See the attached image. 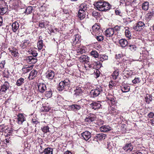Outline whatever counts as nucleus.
Wrapping results in <instances>:
<instances>
[{
  "label": "nucleus",
  "instance_id": "nucleus-1",
  "mask_svg": "<svg viewBox=\"0 0 154 154\" xmlns=\"http://www.w3.org/2000/svg\"><path fill=\"white\" fill-rule=\"evenodd\" d=\"M95 6L97 9L100 11H106L109 10L111 7L108 3L101 1L96 2L95 4Z\"/></svg>",
  "mask_w": 154,
  "mask_h": 154
},
{
  "label": "nucleus",
  "instance_id": "nucleus-2",
  "mask_svg": "<svg viewBox=\"0 0 154 154\" xmlns=\"http://www.w3.org/2000/svg\"><path fill=\"white\" fill-rule=\"evenodd\" d=\"M70 81L68 79H66L63 81H61L59 83L57 88V90L59 91L63 90L66 91L70 85Z\"/></svg>",
  "mask_w": 154,
  "mask_h": 154
},
{
  "label": "nucleus",
  "instance_id": "nucleus-3",
  "mask_svg": "<svg viewBox=\"0 0 154 154\" xmlns=\"http://www.w3.org/2000/svg\"><path fill=\"white\" fill-rule=\"evenodd\" d=\"M103 91V88L100 86L97 87L95 89L92 90L90 92L91 95L94 97L98 96L101 94Z\"/></svg>",
  "mask_w": 154,
  "mask_h": 154
},
{
  "label": "nucleus",
  "instance_id": "nucleus-4",
  "mask_svg": "<svg viewBox=\"0 0 154 154\" xmlns=\"http://www.w3.org/2000/svg\"><path fill=\"white\" fill-rule=\"evenodd\" d=\"M92 34L95 35L100 34L102 32V30L100 28V26L97 24H94L92 27Z\"/></svg>",
  "mask_w": 154,
  "mask_h": 154
},
{
  "label": "nucleus",
  "instance_id": "nucleus-5",
  "mask_svg": "<svg viewBox=\"0 0 154 154\" xmlns=\"http://www.w3.org/2000/svg\"><path fill=\"white\" fill-rule=\"evenodd\" d=\"M105 35L107 37H110L113 36L114 38L116 37V34L115 33L112 28H109L105 31Z\"/></svg>",
  "mask_w": 154,
  "mask_h": 154
},
{
  "label": "nucleus",
  "instance_id": "nucleus-6",
  "mask_svg": "<svg viewBox=\"0 0 154 154\" xmlns=\"http://www.w3.org/2000/svg\"><path fill=\"white\" fill-rule=\"evenodd\" d=\"M91 107L95 110H98L101 106L100 102L99 101L93 102L91 104Z\"/></svg>",
  "mask_w": 154,
  "mask_h": 154
},
{
  "label": "nucleus",
  "instance_id": "nucleus-7",
  "mask_svg": "<svg viewBox=\"0 0 154 154\" xmlns=\"http://www.w3.org/2000/svg\"><path fill=\"white\" fill-rule=\"evenodd\" d=\"M145 24L142 21L138 22L136 26L134 28L135 30L137 31H140L144 28Z\"/></svg>",
  "mask_w": 154,
  "mask_h": 154
},
{
  "label": "nucleus",
  "instance_id": "nucleus-8",
  "mask_svg": "<svg viewBox=\"0 0 154 154\" xmlns=\"http://www.w3.org/2000/svg\"><path fill=\"white\" fill-rule=\"evenodd\" d=\"M79 45H77L75 46L73 48L74 49L76 50V52L79 54H82L85 51L84 49V47L81 46L79 47Z\"/></svg>",
  "mask_w": 154,
  "mask_h": 154
},
{
  "label": "nucleus",
  "instance_id": "nucleus-9",
  "mask_svg": "<svg viewBox=\"0 0 154 154\" xmlns=\"http://www.w3.org/2000/svg\"><path fill=\"white\" fill-rule=\"evenodd\" d=\"M81 136L83 139L86 140H89L91 137V133L88 131H85L81 134Z\"/></svg>",
  "mask_w": 154,
  "mask_h": 154
},
{
  "label": "nucleus",
  "instance_id": "nucleus-10",
  "mask_svg": "<svg viewBox=\"0 0 154 154\" xmlns=\"http://www.w3.org/2000/svg\"><path fill=\"white\" fill-rule=\"evenodd\" d=\"M9 84L7 82H5L4 84L1 86L0 88V93L2 92H6V91L9 88Z\"/></svg>",
  "mask_w": 154,
  "mask_h": 154
},
{
  "label": "nucleus",
  "instance_id": "nucleus-11",
  "mask_svg": "<svg viewBox=\"0 0 154 154\" xmlns=\"http://www.w3.org/2000/svg\"><path fill=\"white\" fill-rule=\"evenodd\" d=\"M38 89L41 93H43L46 90V85L44 83H39L38 85Z\"/></svg>",
  "mask_w": 154,
  "mask_h": 154
},
{
  "label": "nucleus",
  "instance_id": "nucleus-12",
  "mask_svg": "<svg viewBox=\"0 0 154 154\" xmlns=\"http://www.w3.org/2000/svg\"><path fill=\"white\" fill-rule=\"evenodd\" d=\"M83 90L82 88L77 87L76 89L74 91V96L77 97L82 95L83 93Z\"/></svg>",
  "mask_w": 154,
  "mask_h": 154
},
{
  "label": "nucleus",
  "instance_id": "nucleus-13",
  "mask_svg": "<svg viewBox=\"0 0 154 154\" xmlns=\"http://www.w3.org/2000/svg\"><path fill=\"white\" fill-rule=\"evenodd\" d=\"M123 149L125 151L131 152L133 149V146L131 143L126 144L123 147Z\"/></svg>",
  "mask_w": 154,
  "mask_h": 154
},
{
  "label": "nucleus",
  "instance_id": "nucleus-14",
  "mask_svg": "<svg viewBox=\"0 0 154 154\" xmlns=\"http://www.w3.org/2000/svg\"><path fill=\"white\" fill-rule=\"evenodd\" d=\"M79 60L81 62L87 63L89 62V58L87 55H82L79 58Z\"/></svg>",
  "mask_w": 154,
  "mask_h": 154
},
{
  "label": "nucleus",
  "instance_id": "nucleus-15",
  "mask_svg": "<svg viewBox=\"0 0 154 154\" xmlns=\"http://www.w3.org/2000/svg\"><path fill=\"white\" fill-rule=\"evenodd\" d=\"M26 60L28 63L31 64H34L37 62V60L32 56L27 57Z\"/></svg>",
  "mask_w": 154,
  "mask_h": 154
},
{
  "label": "nucleus",
  "instance_id": "nucleus-16",
  "mask_svg": "<svg viewBox=\"0 0 154 154\" xmlns=\"http://www.w3.org/2000/svg\"><path fill=\"white\" fill-rule=\"evenodd\" d=\"M54 76V72L51 70H48L46 72V77L50 79H52Z\"/></svg>",
  "mask_w": 154,
  "mask_h": 154
},
{
  "label": "nucleus",
  "instance_id": "nucleus-17",
  "mask_svg": "<svg viewBox=\"0 0 154 154\" xmlns=\"http://www.w3.org/2000/svg\"><path fill=\"white\" fill-rule=\"evenodd\" d=\"M79 39L80 38L79 35L77 34L74 36L72 40L73 41L72 42L73 46L74 47L76 45V44L79 45Z\"/></svg>",
  "mask_w": 154,
  "mask_h": 154
},
{
  "label": "nucleus",
  "instance_id": "nucleus-18",
  "mask_svg": "<svg viewBox=\"0 0 154 154\" xmlns=\"http://www.w3.org/2000/svg\"><path fill=\"white\" fill-rule=\"evenodd\" d=\"M100 131L103 132L110 131L112 130V128L108 125H103L100 128Z\"/></svg>",
  "mask_w": 154,
  "mask_h": 154
},
{
  "label": "nucleus",
  "instance_id": "nucleus-19",
  "mask_svg": "<svg viewBox=\"0 0 154 154\" xmlns=\"http://www.w3.org/2000/svg\"><path fill=\"white\" fill-rule=\"evenodd\" d=\"M95 116L93 114H91L85 119V121L89 122L94 121L95 119Z\"/></svg>",
  "mask_w": 154,
  "mask_h": 154
},
{
  "label": "nucleus",
  "instance_id": "nucleus-20",
  "mask_svg": "<svg viewBox=\"0 0 154 154\" xmlns=\"http://www.w3.org/2000/svg\"><path fill=\"white\" fill-rule=\"evenodd\" d=\"M25 120V118L22 114H20L17 116V121L19 124H21Z\"/></svg>",
  "mask_w": 154,
  "mask_h": 154
},
{
  "label": "nucleus",
  "instance_id": "nucleus-21",
  "mask_svg": "<svg viewBox=\"0 0 154 154\" xmlns=\"http://www.w3.org/2000/svg\"><path fill=\"white\" fill-rule=\"evenodd\" d=\"M11 26L12 31L14 32H16L19 28V24L18 22L15 21L12 23Z\"/></svg>",
  "mask_w": 154,
  "mask_h": 154
},
{
  "label": "nucleus",
  "instance_id": "nucleus-22",
  "mask_svg": "<svg viewBox=\"0 0 154 154\" xmlns=\"http://www.w3.org/2000/svg\"><path fill=\"white\" fill-rule=\"evenodd\" d=\"M70 107L71 108V110L75 112H77L81 108V106L80 105L76 104H72Z\"/></svg>",
  "mask_w": 154,
  "mask_h": 154
},
{
  "label": "nucleus",
  "instance_id": "nucleus-23",
  "mask_svg": "<svg viewBox=\"0 0 154 154\" xmlns=\"http://www.w3.org/2000/svg\"><path fill=\"white\" fill-rule=\"evenodd\" d=\"M78 16L80 20L83 19L85 17V12L81 10H79Z\"/></svg>",
  "mask_w": 154,
  "mask_h": 154
},
{
  "label": "nucleus",
  "instance_id": "nucleus-24",
  "mask_svg": "<svg viewBox=\"0 0 154 154\" xmlns=\"http://www.w3.org/2000/svg\"><path fill=\"white\" fill-rule=\"evenodd\" d=\"M106 135L103 133H100L97 134L94 137V138L97 140H101L103 139H104Z\"/></svg>",
  "mask_w": 154,
  "mask_h": 154
},
{
  "label": "nucleus",
  "instance_id": "nucleus-25",
  "mask_svg": "<svg viewBox=\"0 0 154 154\" xmlns=\"http://www.w3.org/2000/svg\"><path fill=\"white\" fill-rule=\"evenodd\" d=\"M37 72L34 69H33L30 72L29 78L30 79H33L36 76Z\"/></svg>",
  "mask_w": 154,
  "mask_h": 154
},
{
  "label": "nucleus",
  "instance_id": "nucleus-26",
  "mask_svg": "<svg viewBox=\"0 0 154 154\" xmlns=\"http://www.w3.org/2000/svg\"><path fill=\"white\" fill-rule=\"evenodd\" d=\"M152 100V98L151 95L148 94H146L145 97V101L147 104H149L150 102Z\"/></svg>",
  "mask_w": 154,
  "mask_h": 154
},
{
  "label": "nucleus",
  "instance_id": "nucleus-27",
  "mask_svg": "<svg viewBox=\"0 0 154 154\" xmlns=\"http://www.w3.org/2000/svg\"><path fill=\"white\" fill-rule=\"evenodd\" d=\"M119 43L121 46L123 48L125 47L128 44V41L125 39H121L119 41Z\"/></svg>",
  "mask_w": 154,
  "mask_h": 154
},
{
  "label": "nucleus",
  "instance_id": "nucleus-28",
  "mask_svg": "<svg viewBox=\"0 0 154 154\" xmlns=\"http://www.w3.org/2000/svg\"><path fill=\"white\" fill-rule=\"evenodd\" d=\"M29 43V41L28 40H24L20 44V46L23 49H24L28 46Z\"/></svg>",
  "mask_w": 154,
  "mask_h": 154
},
{
  "label": "nucleus",
  "instance_id": "nucleus-29",
  "mask_svg": "<svg viewBox=\"0 0 154 154\" xmlns=\"http://www.w3.org/2000/svg\"><path fill=\"white\" fill-rule=\"evenodd\" d=\"M108 57L107 56L105 55H100L99 56L98 59L97 60L98 61L103 62L105 60H108Z\"/></svg>",
  "mask_w": 154,
  "mask_h": 154
},
{
  "label": "nucleus",
  "instance_id": "nucleus-30",
  "mask_svg": "<svg viewBox=\"0 0 154 154\" xmlns=\"http://www.w3.org/2000/svg\"><path fill=\"white\" fill-rule=\"evenodd\" d=\"M125 34L126 36L129 39H131V33L128 30V28L125 27Z\"/></svg>",
  "mask_w": 154,
  "mask_h": 154
},
{
  "label": "nucleus",
  "instance_id": "nucleus-31",
  "mask_svg": "<svg viewBox=\"0 0 154 154\" xmlns=\"http://www.w3.org/2000/svg\"><path fill=\"white\" fill-rule=\"evenodd\" d=\"M119 71L118 70H115L113 73L112 75V78L113 79L116 80L119 76Z\"/></svg>",
  "mask_w": 154,
  "mask_h": 154
},
{
  "label": "nucleus",
  "instance_id": "nucleus-32",
  "mask_svg": "<svg viewBox=\"0 0 154 154\" xmlns=\"http://www.w3.org/2000/svg\"><path fill=\"white\" fill-rule=\"evenodd\" d=\"M24 79L20 78L18 79L16 82V85L17 86H20L24 83Z\"/></svg>",
  "mask_w": 154,
  "mask_h": 154
},
{
  "label": "nucleus",
  "instance_id": "nucleus-33",
  "mask_svg": "<svg viewBox=\"0 0 154 154\" xmlns=\"http://www.w3.org/2000/svg\"><path fill=\"white\" fill-rule=\"evenodd\" d=\"M45 154H53V149L49 148H47L43 151Z\"/></svg>",
  "mask_w": 154,
  "mask_h": 154
},
{
  "label": "nucleus",
  "instance_id": "nucleus-34",
  "mask_svg": "<svg viewBox=\"0 0 154 154\" xmlns=\"http://www.w3.org/2000/svg\"><path fill=\"white\" fill-rule=\"evenodd\" d=\"M149 3L148 2H145L142 5V7L143 9L145 11L147 10L149 8Z\"/></svg>",
  "mask_w": 154,
  "mask_h": 154
},
{
  "label": "nucleus",
  "instance_id": "nucleus-35",
  "mask_svg": "<svg viewBox=\"0 0 154 154\" xmlns=\"http://www.w3.org/2000/svg\"><path fill=\"white\" fill-rule=\"evenodd\" d=\"M91 55L95 58H97L98 59V57H99V54L98 52L95 50L92 51L90 53Z\"/></svg>",
  "mask_w": 154,
  "mask_h": 154
},
{
  "label": "nucleus",
  "instance_id": "nucleus-36",
  "mask_svg": "<svg viewBox=\"0 0 154 154\" xmlns=\"http://www.w3.org/2000/svg\"><path fill=\"white\" fill-rule=\"evenodd\" d=\"M130 89V87L127 85H125L121 88V90L123 92H127L129 91Z\"/></svg>",
  "mask_w": 154,
  "mask_h": 154
},
{
  "label": "nucleus",
  "instance_id": "nucleus-37",
  "mask_svg": "<svg viewBox=\"0 0 154 154\" xmlns=\"http://www.w3.org/2000/svg\"><path fill=\"white\" fill-rule=\"evenodd\" d=\"M88 8L87 5L85 3H83L79 7V10L85 11Z\"/></svg>",
  "mask_w": 154,
  "mask_h": 154
},
{
  "label": "nucleus",
  "instance_id": "nucleus-38",
  "mask_svg": "<svg viewBox=\"0 0 154 154\" xmlns=\"http://www.w3.org/2000/svg\"><path fill=\"white\" fill-rule=\"evenodd\" d=\"M8 128L10 129V128H8L7 127H5L4 125H2L0 126V132H3L5 131V132L10 133V131L8 132Z\"/></svg>",
  "mask_w": 154,
  "mask_h": 154
},
{
  "label": "nucleus",
  "instance_id": "nucleus-39",
  "mask_svg": "<svg viewBox=\"0 0 154 154\" xmlns=\"http://www.w3.org/2000/svg\"><path fill=\"white\" fill-rule=\"evenodd\" d=\"M45 96L47 97L50 98L51 97L52 95V91L51 89H49L46 91L45 93Z\"/></svg>",
  "mask_w": 154,
  "mask_h": 154
},
{
  "label": "nucleus",
  "instance_id": "nucleus-40",
  "mask_svg": "<svg viewBox=\"0 0 154 154\" xmlns=\"http://www.w3.org/2000/svg\"><path fill=\"white\" fill-rule=\"evenodd\" d=\"M10 52L11 54L14 57H17L18 54L17 51L15 49L10 50Z\"/></svg>",
  "mask_w": 154,
  "mask_h": 154
},
{
  "label": "nucleus",
  "instance_id": "nucleus-41",
  "mask_svg": "<svg viewBox=\"0 0 154 154\" xmlns=\"http://www.w3.org/2000/svg\"><path fill=\"white\" fill-rule=\"evenodd\" d=\"M114 30L115 33L116 34V37H117V34L118 31L120 29V27L118 26H116L112 28Z\"/></svg>",
  "mask_w": 154,
  "mask_h": 154
},
{
  "label": "nucleus",
  "instance_id": "nucleus-42",
  "mask_svg": "<svg viewBox=\"0 0 154 154\" xmlns=\"http://www.w3.org/2000/svg\"><path fill=\"white\" fill-rule=\"evenodd\" d=\"M43 47V41L41 40L38 42V48L39 50H41Z\"/></svg>",
  "mask_w": 154,
  "mask_h": 154
},
{
  "label": "nucleus",
  "instance_id": "nucleus-43",
  "mask_svg": "<svg viewBox=\"0 0 154 154\" xmlns=\"http://www.w3.org/2000/svg\"><path fill=\"white\" fill-rule=\"evenodd\" d=\"M100 72L97 69H96L94 71V77L96 78H97L100 76Z\"/></svg>",
  "mask_w": 154,
  "mask_h": 154
},
{
  "label": "nucleus",
  "instance_id": "nucleus-44",
  "mask_svg": "<svg viewBox=\"0 0 154 154\" xmlns=\"http://www.w3.org/2000/svg\"><path fill=\"white\" fill-rule=\"evenodd\" d=\"M41 129L43 132L45 133L49 132V128L48 126L43 127L41 128Z\"/></svg>",
  "mask_w": 154,
  "mask_h": 154
},
{
  "label": "nucleus",
  "instance_id": "nucleus-45",
  "mask_svg": "<svg viewBox=\"0 0 154 154\" xmlns=\"http://www.w3.org/2000/svg\"><path fill=\"white\" fill-rule=\"evenodd\" d=\"M32 8L31 6L28 7L26 9V13L27 14H29L32 12Z\"/></svg>",
  "mask_w": 154,
  "mask_h": 154
},
{
  "label": "nucleus",
  "instance_id": "nucleus-46",
  "mask_svg": "<svg viewBox=\"0 0 154 154\" xmlns=\"http://www.w3.org/2000/svg\"><path fill=\"white\" fill-rule=\"evenodd\" d=\"M7 8H3L0 7V14H5Z\"/></svg>",
  "mask_w": 154,
  "mask_h": 154
},
{
  "label": "nucleus",
  "instance_id": "nucleus-47",
  "mask_svg": "<svg viewBox=\"0 0 154 154\" xmlns=\"http://www.w3.org/2000/svg\"><path fill=\"white\" fill-rule=\"evenodd\" d=\"M129 47V49L132 51H134L136 50V47L134 45H130Z\"/></svg>",
  "mask_w": 154,
  "mask_h": 154
},
{
  "label": "nucleus",
  "instance_id": "nucleus-48",
  "mask_svg": "<svg viewBox=\"0 0 154 154\" xmlns=\"http://www.w3.org/2000/svg\"><path fill=\"white\" fill-rule=\"evenodd\" d=\"M3 75L4 77L8 78L9 76V73L8 70H5L3 72Z\"/></svg>",
  "mask_w": 154,
  "mask_h": 154
},
{
  "label": "nucleus",
  "instance_id": "nucleus-49",
  "mask_svg": "<svg viewBox=\"0 0 154 154\" xmlns=\"http://www.w3.org/2000/svg\"><path fill=\"white\" fill-rule=\"evenodd\" d=\"M153 14L149 12L146 15V17L148 20H150L153 16Z\"/></svg>",
  "mask_w": 154,
  "mask_h": 154
},
{
  "label": "nucleus",
  "instance_id": "nucleus-50",
  "mask_svg": "<svg viewBox=\"0 0 154 154\" xmlns=\"http://www.w3.org/2000/svg\"><path fill=\"white\" fill-rule=\"evenodd\" d=\"M140 80L139 78H135L134 79L132 80V82L133 83H138L140 82Z\"/></svg>",
  "mask_w": 154,
  "mask_h": 154
},
{
  "label": "nucleus",
  "instance_id": "nucleus-51",
  "mask_svg": "<svg viewBox=\"0 0 154 154\" xmlns=\"http://www.w3.org/2000/svg\"><path fill=\"white\" fill-rule=\"evenodd\" d=\"M96 38L98 41H101L103 40L104 37L102 35H99L97 36Z\"/></svg>",
  "mask_w": 154,
  "mask_h": 154
},
{
  "label": "nucleus",
  "instance_id": "nucleus-52",
  "mask_svg": "<svg viewBox=\"0 0 154 154\" xmlns=\"http://www.w3.org/2000/svg\"><path fill=\"white\" fill-rule=\"evenodd\" d=\"M50 107H49V106H43V109L42 110H43V111L48 112L49 111L50 109Z\"/></svg>",
  "mask_w": 154,
  "mask_h": 154
},
{
  "label": "nucleus",
  "instance_id": "nucleus-53",
  "mask_svg": "<svg viewBox=\"0 0 154 154\" xmlns=\"http://www.w3.org/2000/svg\"><path fill=\"white\" fill-rule=\"evenodd\" d=\"M115 82L113 81H111L109 82V87L110 88H112L113 86L115 85Z\"/></svg>",
  "mask_w": 154,
  "mask_h": 154
},
{
  "label": "nucleus",
  "instance_id": "nucleus-54",
  "mask_svg": "<svg viewBox=\"0 0 154 154\" xmlns=\"http://www.w3.org/2000/svg\"><path fill=\"white\" fill-rule=\"evenodd\" d=\"M22 70L25 73H26L30 71V67H27L26 68H24L22 69Z\"/></svg>",
  "mask_w": 154,
  "mask_h": 154
},
{
  "label": "nucleus",
  "instance_id": "nucleus-55",
  "mask_svg": "<svg viewBox=\"0 0 154 154\" xmlns=\"http://www.w3.org/2000/svg\"><path fill=\"white\" fill-rule=\"evenodd\" d=\"M5 64V60H3L1 61L0 63V67L1 68V69L3 68L4 67Z\"/></svg>",
  "mask_w": 154,
  "mask_h": 154
},
{
  "label": "nucleus",
  "instance_id": "nucleus-56",
  "mask_svg": "<svg viewBox=\"0 0 154 154\" xmlns=\"http://www.w3.org/2000/svg\"><path fill=\"white\" fill-rule=\"evenodd\" d=\"M148 116L150 118H154V113L152 112H150L148 114Z\"/></svg>",
  "mask_w": 154,
  "mask_h": 154
},
{
  "label": "nucleus",
  "instance_id": "nucleus-57",
  "mask_svg": "<svg viewBox=\"0 0 154 154\" xmlns=\"http://www.w3.org/2000/svg\"><path fill=\"white\" fill-rule=\"evenodd\" d=\"M39 26L40 27L42 28H43L45 26V24L44 23L42 22H40L39 23Z\"/></svg>",
  "mask_w": 154,
  "mask_h": 154
},
{
  "label": "nucleus",
  "instance_id": "nucleus-58",
  "mask_svg": "<svg viewBox=\"0 0 154 154\" xmlns=\"http://www.w3.org/2000/svg\"><path fill=\"white\" fill-rule=\"evenodd\" d=\"M31 54L33 55V56L35 57H36L37 55L38 54L36 51H33L31 52Z\"/></svg>",
  "mask_w": 154,
  "mask_h": 154
},
{
  "label": "nucleus",
  "instance_id": "nucleus-59",
  "mask_svg": "<svg viewBox=\"0 0 154 154\" xmlns=\"http://www.w3.org/2000/svg\"><path fill=\"white\" fill-rule=\"evenodd\" d=\"M120 2L121 5L122 4H125V0H120Z\"/></svg>",
  "mask_w": 154,
  "mask_h": 154
},
{
  "label": "nucleus",
  "instance_id": "nucleus-60",
  "mask_svg": "<svg viewBox=\"0 0 154 154\" xmlns=\"http://www.w3.org/2000/svg\"><path fill=\"white\" fill-rule=\"evenodd\" d=\"M2 19L1 16H0V26L2 25Z\"/></svg>",
  "mask_w": 154,
  "mask_h": 154
},
{
  "label": "nucleus",
  "instance_id": "nucleus-61",
  "mask_svg": "<svg viewBox=\"0 0 154 154\" xmlns=\"http://www.w3.org/2000/svg\"><path fill=\"white\" fill-rule=\"evenodd\" d=\"M63 13L66 14H67L69 13L68 11L66 10H63Z\"/></svg>",
  "mask_w": 154,
  "mask_h": 154
},
{
  "label": "nucleus",
  "instance_id": "nucleus-62",
  "mask_svg": "<svg viewBox=\"0 0 154 154\" xmlns=\"http://www.w3.org/2000/svg\"><path fill=\"white\" fill-rule=\"evenodd\" d=\"M64 154H72V153L69 151H66L65 152Z\"/></svg>",
  "mask_w": 154,
  "mask_h": 154
},
{
  "label": "nucleus",
  "instance_id": "nucleus-63",
  "mask_svg": "<svg viewBox=\"0 0 154 154\" xmlns=\"http://www.w3.org/2000/svg\"><path fill=\"white\" fill-rule=\"evenodd\" d=\"M135 154H143L141 152H136Z\"/></svg>",
  "mask_w": 154,
  "mask_h": 154
},
{
  "label": "nucleus",
  "instance_id": "nucleus-64",
  "mask_svg": "<svg viewBox=\"0 0 154 154\" xmlns=\"http://www.w3.org/2000/svg\"><path fill=\"white\" fill-rule=\"evenodd\" d=\"M115 12L117 14H119V13H120L118 11H116Z\"/></svg>",
  "mask_w": 154,
  "mask_h": 154
}]
</instances>
